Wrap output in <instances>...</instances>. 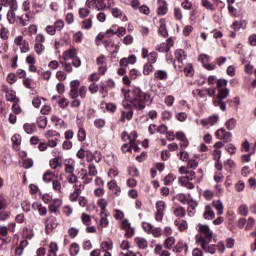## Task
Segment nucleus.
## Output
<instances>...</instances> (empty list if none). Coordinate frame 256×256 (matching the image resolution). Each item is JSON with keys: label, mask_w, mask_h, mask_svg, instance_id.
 Segmentation results:
<instances>
[{"label": "nucleus", "mask_w": 256, "mask_h": 256, "mask_svg": "<svg viewBox=\"0 0 256 256\" xmlns=\"http://www.w3.org/2000/svg\"><path fill=\"white\" fill-rule=\"evenodd\" d=\"M176 199L182 203V205H187L189 203V200H187V196L183 193H180L176 196Z\"/></svg>", "instance_id": "obj_48"}, {"label": "nucleus", "mask_w": 256, "mask_h": 256, "mask_svg": "<svg viewBox=\"0 0 256 256\" xmlns=\"http://www.w3.org/2000/svg\"><path fill=\"white\" fill-rule=\"evenodd\" d=\"M124 45H133V37L131 35H126L123 38Z\"/></svg>", "instance_id": "obj_64"}, {"label": "nucleus", "mask_w": 256, "mask_h": 256, "mask_svg": "<svg viewBox=\"0 0 256 256\" xmlns=\"http://www.w3.org/2000/svg\"><path fill=\"white\" fill-rule=\"evenodd\" d=\"M36 123L39 127V129H45L47 127V117L40 116L37 118Z\"/></svg>", "instance_id": "obj_23"}, {"label": "nucleus", "mask_w": 256, "mask_h": 256, "mask_svg": "<svg viewBox=\"0 0 256 256\" xmlns=\"http://www.w3.org/2000/svg\"><path fill=\"white\" fill-rule=\"evenodd\" d=\"M32 207H36L39 215L45 216L47 215V208L43 207L41 204H33Z\"/></svg>", "instance_id": "obj_37"}, {"label": "nucleus", "mask_w": 256, "mask_h": 256, "mask_svg": "<svg viewBox=\"0 0 256 256\" xmlns=\"http://www.w3.org/2000/svg\"><path fill=\"white\" fill-rule=\"evenodd\" d=\"M151 71H153V64H145L143 70L144 75H149Z\"/></svg>", "instance_id": "obj_63"}, {"label": "nucleus", "mask_w": 256, "mask_h": 256, "mask_svg": "<svg viewBox=\"0 0 256 256\" xmlns=\"http://www.w3.org/2000/svg\"><path fill=\"white\" fill-rule=\"evenodd\" d=\"M135 243L139 247V249H147L148 243L145 238L136 237Z\"/></svg>", "instance_id": "obj_19"}, {"label": "nucleus", "mask_w": 256, "mask_h": 256, "mask_svg": "<svg viewBox=\"0 0 256 256\" xmlns=\"http://www.w3.org/2000/svg\"><path fill=\"white\" fill-rule=\"evenodd\" d=\"M157 57H158L157 52H151L148 55V62L150 63V65H153L154 63H157Z\"/></svg>", "instance_id": "obj_47"}, {"label": "nucleus", "mask_w": 256, "mask_h": 256, "mask_svg": "<svg viewBox=\"0 0 256 256\" xmlns=\"http://www.w3.org/2000/svg\"><path fill=\"white\" fill-rule=\"evenodd\" d=\"M154 76L156 79L165 80L167 79V72L165 70H159L155 72Z\"/></svg>", "instance_id": "obj_40"}, {"label": "nucleus", "mask_w": 256, "mask_h": 256, "mask_svg": "<svg viewBox=\"0 0 256 256\" xmlns=\"http://www.w3.org/2000/svg\"><path fill=\"white\" fill-rule=\"evenodd\" d=\"M125 33H127V29L125 27H118L114 35H117V37H124Z\"/></svg>", "instance_id": "obj_60"}, {"label": "nucleus", "mask_w": 256, "mask_h": 256, "mask_svg": "<svg viewBox=\"0 0 256 256\" xmlns=\"http://www.w3.org/2000/svg\"><path fill=\"white\" fill-rule=\"evenodd\" d=\"M20 50L22 53H29V42L27 40H24L20 45Z\"/></svg>", "instance_id": "obj_46"}, {"label": "nucleus", "mask_w": 256, "mask_h": 256, "mask_svg": "<svg viewBox=\"0 0 256 256\" xmlns=\"http://www.w3.org/2000/svg\"><path fill=\"white\" fill-rule=\"evenodd\" d=\"M81 82L79 80H73L70 82V91H79Z\"/></svg>", "instance_id": "obj_44"}, {"label": "nucleus", "mask_w": 256, "mask_h": 256, "mask_svg": "<svg viewBox=\"0 0 256 256\" xmlns=\"http://www.w3.org/2000/svg\"><path fill=\"white\" fill-rule=\"evenodd\" d=\"M199 204L197 203V201L191 199L190 201H188V215L190 217H193V215H195V209H197V206Z\"/></svg>", "instance_id": "obj_15"}, {"label": "nucleus", "mask_w": 256, "mask_h": 256, "mask_svg": "<svg viewBox=\"0 0 256 256\" xmlns=\"http://www.w3.org/2000/svg\"><path fill=\"white\" fill-rule=\"evenodd\" d=\"M105 1H108V7L113 5V0H96L95 9L98 11H105V9H107V2Z\"/></svg>", "instance_id": "obj_8"}, {"label": "nucleus", "mask_w": 256, "mask_h": 256, "mask_svg": "<svg viewBox=\"0 0 256 256\" xmlns=\"http://www.w3.org/2000/svg\"><path fill=\"white\" fill-rule=\"evenodd\" d=\"M82 27L83 29H91V27H93V19L92 18H88V19H85L83 22H82Z\"/></svg>", "instance_id": "obj_41"}, {"label": "nucleus", "mask_w": 256, "mask_h": 256, "mask_svg": "<svg viewBox=\"0 0 256 256\" xmlns=\"http://www.w3.org/2000/svg\"><path fill=\"white\" fill-rule=\"evenodd\" d=\"M225 125L228 131H233V129H235V127L237 126V120L235 118H230Z\"/></svg>", "instance_id": "obj_29"}, {"label": "nucleus", "mask_w": 256, "mask_h": 256, "mask_svg": "<svg viewBox=\"0 0 256 256\" xmlns=\"http://www.w3.org/2000/svg\"><path fill=\"white\" fill-rule=\"evenodd\" d=\"M215 136L224 143H231L233 134L231 132H227L225 128H220L216 131Z\"/></svg>", "instance_id": "obj_3"}, {"label": "nucleus", "mask_w": 256, "mask_h": 256, "mask_svg": "<svg viewBox=\"0 0 256 256\" xmlns=\"http://www.w3.org/2000/svg\"><path fill=\"white\" fill-rule=\"evenodd\" d=\"M227 97H229V88L218 89L216 101H223V99H227Z\"/></svg>", "instance_id": "obj_16"}, {"label": "nucleus", "mask_w": 256, "mask_h": 256, "mask_svg": "<svg viewBox=\"0 0 256 256\" xmlns=\"http://www.w3.org/2000/svg\"><path fill=\"white\" fill-rule=\"evenodd\" d=\"M214 153H217L218 157H215V168L217 171H223V163H221V150H214Z\"/></svg>", "instance_id": "obj_18"}, {"label": "nucleus", "mask_w": 256, "mask_h": 256, "mask_svg": "<svg viewBox=\"0 0 256 256\" xmlns=\"http://www.w3.org/2000/svg\"><path fill=\"white\" fill-rule=\"evenodd\" d=\"M58 105L61 109H65L66 107L69 106V100H67V98H61L58 101Z\"/></svg>", "instance_id": "obj_56"}, {"label": "nucleus", "mask_w": 256, "mask_h": 256, "mask_svg": "<svg viewBox=\"0 0 256 256\" xmlns=\"http://www.w3.org/2000/svg\"><path fill=\"white\" fill-rule=\"evenodd\" d=\"M100 216H101L100 225L102 227H107V225H109V220L107 219V217H109V214L104 212V214H102Z\"/></svg>", "instance_id": "obj_36"}, {"label": "nucleus", "mask_w": 256, "mask_h": 256, "mask_svg": "<svg viewBox=\"0 0 256 256\" xmlns=\"http://www.w3.org/2000/svg\"><path fill=\"white\" fill-rule=\"evenodd\" d=\"M23 167L24 169H31L33 167V159L28 158L23 161Z\"/></svg>", "instance_id": "obj_59"}, {"label": "nucleus", "mask_w": 256, "mask_h": 256, "mask_svg": "<svg viewBox=\"0 0 256 256\" xmlns=\"http://www.w3.org/2000/svg\"><path fill=\"white\" fill-rule=\"evenodd\" d=\"M63 27H65V22L63 20H57L54 23V29H56V31H61Z\"/></svg>", "instance_id": "obj_57"}, {"label": "nucleus", "mask_w": 256, "mask_h": 256, "mask_svg": "<svg viewBox=\"0 0 256 256\" xmlns=\"http://www.w3.org/2000/svg\"><path fill=\"white\" fill-rule=\"evenodd\" d=\"M174 215L176 217H185V215H187V211L183 206H178L174 209Z\"/></svg>", "instance_id": "obj_24"}, {"label": "nucleus", "mask_w": 256, "mask_h": 256, "mask_svg": "<svg viewBox=\"0 0 256 256\" xmlns=\"http://www.w3.org/2000/svg\"><path fill=\"white\" fill-rule=\"evenodd\" d=\"M219 121V116L218 115H214V116H210L208 119H202L201 120V125L203 127H213V125H215V123H217Z\"/></svg>", "instance_id": "obj_7"}, {"label": "nucleus", "mask_w": 256, "mask_h": 256, "mask_svg": "<svg viewBox=\"0 0 256 256\" xmlns=\"http://www.w3.org/2000/svg\"><path fill=\"white\" fill-rule=\"evenodd\" d=\"M124 97L126 102H124V107L133 106L134 109L138 111H143L145 109V103L151 99V95L143 92L139 87H132L124 92Z\"/></svg>", "instance_id": "obj_1"}, {"label": "nucleus", "mask_w": 256, "mask_h": 256, "mask_svg": "<svg viewBox=\"0 0 256 256\" xmlns=\"http://www.w3.org/2000/svg\"><path fill=\"white\" fill-rule=\"evenodd\" d=\"M15 11L16 10H9L7 13V19L9 21V23H11V25H13V23H15Z\"/></svg>", "instance_id": "obj_50"}, {"label": "nucleus", "mask_w": 256, "mask_h": 256, "mask_svg": "<svg viewBox=\"0 0 256 256\" xmlns=\"http://www.w3.org/2000/svg\"><path fill=\"white\" fill-rule=\"evenodd\" d=\"M158 33L162 37H169V32L167 31V23L165 22V19L160 20V26L158 28Z\"/></svg>", "instance_id": "obj_9"}, {"label": "nucleus", "mask_w": 256, "mask_h": 256, "mask_svg": "<svg viewBox=\"0 0 256 256\" xmlns=\"http://www.w3.org/2000/svg\"><path fill=\"white\" fill-rule=\"evenodd\" d=\"M199 231L201 233L199 237H202L204 241H213V231H211L208 225H200Z\"/></svg>", "instance_id": "obj_4"}, {"label": "nucleus", "mask_w": 256, "mask_h": 256, "mask_svg": "<svg viewBox=\"0 0 256 256\" xmlns=\"http://www.w3.org/2000/svg\"><path fill=\"white\" fill-rule=\"evenodd\" d=\"M23 129L28 135H33V133L37 131V125H35V123H25Z\"/></svg>", "instance_id": "obj_12"}, {"label": "nucleus", "mask_w": 256, "mask_h": 256, "mask_svg": "<svg viewBox=\"0 0 256 256\" xmlns=\"http://www.w3.org/2000/svg\"><path fill=\"white\" fill-rule=\"evenodd\" d=\"M174 224L178 227L179 231H185L187 229V221L185 220L176 219Z\"/></svg>", "instance_id": "obj_22"}, {"label": "nucleus", "mask_w": 256, "mask_h": 256, "mask_svg": "<svg viewBox=\"0 0 256 256\" xmlns=\"http://www.w3.org/2000/svg\"><path fill=\"white\" fill-rule=\"evenodd\" d=\"M86 161L88 163H93V161H95V152H92L91 150H86Z\"/></svg>", "instance_id": "obj_45"}, {"label": "nucleus", "mask_w": 256, "mask_h": 256, "mask_svg": "<svg viewBox=\"0 0 256 256\" xmlns=\"http://www.w3.org/2000/svg\"><path fill=\"white\" fill-rule=\"evenodd\" d=\"M91 11L87 8H80L79 9V17L81 19H85V17H89Z\"/></svg>", "instance_id": "obj_43"}, {"label": "nucleus", "mask_w": 256, "mask_h": 256, "mask_svg": "<svg viewBox=\"0 0 256 256\" xmlns=\"http://www.w3.org/2000/svg\"><path fill=\"white\" fill-rule=\"evenodd\" d=\"M67 181L68 183L73 185V183H77V181H79V178H77V175L75 174H70L69 176H67Z\"/></svg>", "instance_id": "obj_62"}, {"label": "nucleus", "mask_w": 256, "mask_h": 256, "mask_svg": "<svg viewBox=\"0 0 256 256\" xmlns=\"http://www.w3.org/2000/svg\"><path fill=\"white\" fill-rule=\"evenodd\" d=\"M173 245H175V237L173 236H170L168 237L165 241H164V247L166 249H173Z\"/></svg>", "instance_id": "obj_25"}, {"label": "nucleus", "mask_w": 256, "mask_h": 256, "mask_svg": "<svg viewBox=\"0 0 256 256\" xmlns=\"http://www.w3.org/2000/svg\"><path fill=\"white\" fill-rule=\"evenodd\" d=\"M128 175H130V177H139V169H137V167L129 166Z\"/></svg>", "instance_id": "obj_35"}, {"label": "nucleus", "mask_w": 256, "mask_h": 256, "mask_svg": "<svg viewBox=\"0 0 256 256\" xmlns=\"http://www.w3.org/2000/svg\"><path fill=\"white\" fill-rule=\"evenodd\" d=\"M204 219H208V221L215 219V211H213V208H211V205L205 206Z\"/></svg>", "instance_id": "obj_11"}, {"label": "nucleus", "mask_w": 256, "mask_h": 256, "mask_svg": "<svg viewBox=\"0 0 256 256\" xmlns=\"http://www.w3.org/2000/svg\"><path fill=\"white\" fill-rule=\"evenodd\" d=\"M64 71H66V73H72L73 72V66L71 65V63H68L66 61H60Z\"/></svg>", "instance_id": "obj_38"}, {"label": "nucleus", "mask_w": 256, "mask_h": 256, "mask_svg": "<svg viewBox=\"0 0 256 256\" xmlns=\"http://www.w3.org/2000/svg\"><path fill=\"white\" fill-rule=\"evenodd\" d=\"M70 255L71 256H76L79 255V244L77 243H72L70 246Z\"/></svg>", "instance_id": "obj_33"}, {"label": "nucleus", "mask_w": 256, "mask_h": 256, "mask_svg": "<svg viewBox=\"0 0 256 256\" xmlns=\"http://www.w3.org/2000/svg\"><path fill=\"white\" fill-rule=\"evenodd\" d=\"M184 73L186 77H193L195 74V70L193 69V65L189 64L187 67L184 68Z\"/></svg>", "instance_id": "obj_34"}, {"label": "nucleus", "mask_w": 256, "mask_h": 256, "mask_svg": "<svg viewBox=\"0 0 256 256\" xmlns=\"http://www.w3.org/2000/svg\"><path fill=\"white\" fill-rule=\"evenodd\" d=\"M238 211L243 217H247V215H249V207L246 204L240 205Z\"/></svg>", "instance_id": "obj_32"}, {"label": "nucleus", "mask_w": 256, "mask_h": 256, "mask_svg": "<svg viewBox=\"0 0 256 256\" xmlns=\"http://www.w3.org/2000/svg\"><path fill=\"white\" fill-rule=\"evenodd\" d=\"M202 5L210 11H215V6L209 0H202Z\"/></svg>", "instance_id": "obj_55"}, {"label": "nucleus", "mask_w": 256, "mask_h": 256, "mask_svg": "<svg viewBox=\"0 0 256 256\" xmlns=\"http://www.w3.org/2000/svg\"><path fill=\"white\" fill-rule=\"evenodd\" d=\"M82 219V223H84L87 227H89V225H91V216L83 213L81 216Z\"/></svg>", "instance_id": "obj_49"}, {"label": "nucleus", "mask_w": 256, "mask_h": 256, "mask_svg": "<svg viewBox=\"0 0 256 256\" xmlns=\"http://www.w3.org/2000/svg\"><path fill=\"white\" fill-rule=\"evenodd\" d=\"M175 57L178 61H183V59H187V54L180 49L175 52Z\"/></svg>", "instance_id": "obj_39"}, {"label": "nucleus", "mask_w": 256, "mask_h": 256, "mask_svg": "<svg viewBox=\"0 0 256 256\" xmlns=\"http://www.w3.org/2000/svg\"><path fill=\"white\" fill-rule=\"evenodd\" d=\"M7 83H9L10 85H13V83H15L17 81V75H15V73H10L7 75Z\"/></svg>", "instance_id": "obj_52"}, {"label": "nucleus", "mask_w": 256, "mask_h": 256, "mask_svg": "<svg viewBox=\"0 0 256 256\" xmlns=\"http://www.w3.org/2000/svg\"><path fill=\"white\" fill-rule=\"evenodd\" d=\"M175 181V176L173 174H168L164 178V185H169L170 183H173Z\"/></svg>", "instance_id": "obj_58"}, {"label": "nucleus", "mask_w": 256, "mask_h": 256, "mask_svg": "<svg viewBox=\"0 0 256 256\" xmlns=\"http://www.w3.org/2000/svg\"><path fill=\"white\" fill-rule=\"evenodd\" d=\"M183 249H185V253H187V251H189V246L187 245V243L179 241L173 248V251L174 253H182Z\"/></svg>", "instance_id": "obj_13"}, {"label": "nucleus", "mask_w": 256, "mask_h": 256, "mask_svg": "<svg viewBox=\"0 0 256 256\" xmlns=\"http://www.w3.org/2000/svg\"><path fill=\"white\" fill-rule=\"evenodd\" d=\"M98 91L104 97H107V95H109V90H107V85H105L104 82H100V84L98 85Z\"/></svg>", "instance_id": "obj_30"}, {"label": "nucleus", "mask_w": 256, "mask_h": 256, "mask_svg": "<svg viewBox=\"0 0 256 256\" xmlns=\"http://www.w3.org/2000/svg\"><path fill=\"white\" fill-rule=\"evenodd\" d=\"M57 218L51 216L48 222L46 223V231L49 233V231H53V229H57Z\"/></svg>", "instance_id": "obj_14"}, {"label": "nucleus", "mask_w": 256, "mask_h": 256, "mask_svg": "<svg viewBox=\"0 0 256 256\" xmlns=\"http://www.w3.org/2000/svg\"><path fill=\"white\" fill-rule=\"evenodd\" d=\"M68 234H69V237H71V239H75V237L79 235V229L72 227L68 230Z\"/></svg>", "instance_id": "obj_54"}, {"label": "nucleus", "mask_w": 256, "mask_h": 256, "mask_svg": "<svg viewBox=\"0 0 256 256\" xmlns=\"http://www.w3.org/2000/svg\"><path fill=\"white\" fill-rule=\"evenodd\" d=\"M54 177H55V174L53 173V171H47L43 174V181L45 183H51Z\"/></svg>", "instance_id": "obj_27"}, {"label": "nucleus", "mask_w": 256, "mask_h": 256, "mask_svg": "<svg viewBox=\"0 0 256 256\" xmlns=\"http://www.w3.org/2000/svg\"><path fill=\"white\" fill-rule=\"evenodd\" d=\"M108 205H109V203L104 198H102L98 201V206L101 209L100 215H105V211H107Z\"/></svg>", "instance_id": "obj_21"}, {"label": "nucleus", "mask_w": 256, "mask_h": 256, "mask_svg": "<svg viewBox=\"0 0 256 256\" xmlns=\"http://www.w3.org/2000/svg\"><path fill=\"white\" fill-rule=\"evenodd\" d=\"M77 55V49L70 48L63 53V59L64 61H69V59H74Z\"/></svg>", "instance_id": "obj_10"}, {"label": "nucleus", "mask_w": 256, "mask_h": 256, "mask_svg": "<svg viewBox=\"0 0 256 256\" xmlns=\"http://www.w3.org/2000/svg\"><path fill=\"white\" fill-rule=\"evenodd\" d=\"M79 131H78V141H80L81 143H83V141H85V139H87V133L85 132V130L83 129L82 125H79Z\"/></svg>", "instance_id": "obj_26"}, {"label": "nucleus", "mask_w": 256, "mask_h": 256, "mask_svg": "<svg viewBox=\"0 0 256 256\" xmlns=\"http://www.w3.org/2000/svg\"><path fill=\"white\" fill-rule=\"evenodd\" d=\"M143 229L144 231H151L153 237H161V228H153L151 223H144Z\"/></svg>", "instance_id": "obj_6"}, {"label": "nucleus", "mask_w": 256, "mask_h": 256, "mask_svg": "<svg viewBox=\"0 0 256 256\" xmlns=\"http://www.w3.org/2000/svg\"><path fill=\"white\" fill-rule=\"evenodd\" d=\"M34 49H35V53H37V55H41V53L45 51V46L40 43H35Z\"/></svg>", "instance_id": "obj_51"}, {"label": "nucleus", "mask_w": 256, "mask_h": 256, "mask_svg": "<svg viewBox=\"0 0 256 256\" xmlns=\"http://www.w3.org/2000/svg\"><path fill=\"white\" fill-rule=\"evenodd\" d=\"M216 87L217 89H226L227 87V80L226 79H218L216 81Z\"/></svg>", "instance_id": "obj_42"}, {"label": "nucleus", "mask_w": 256, "mask_h": 256, "mask_svg": "<svg viewBox=\"0 0 256 256\" xmlns=\"http://www.w3.org/2000/svg\"><path fill=\"white\" fill-rule=\"evenodd\" d=\"M165 207H166V205H165V202H163V201H158L156 203V209H157L156 216H155L156 221H163V217L165 215V213H164Z\"/></svg>", "instance_id": "obj_5"}, {"label": "nucleus", "mask_w": 256, "mask_h": 256, "mask_svg": "<svg viewBox=\"0 0 256 256\" xmlns=\"http://www.w3.org/2000/svg\"><path fill=\"white\" fill-rule=\"evenodd\" d=\"M212 205L218 211L217 215H223V202L221 200H214Z\"/></svg>", "instance_id": "obj_20"}, {"label": "nucleus", "mask_w": 256, "mask_h": 256, "mask_svg": "<svg viewBox=\"0 0 256 256\" xmlns=\"http://www.w3.org/2000/svg\"><path fill=\"white\" fill-rule=\"evenodd\" d=\"M15 97H16L15 92L11 90L6 94V101H10V103H13V101H15Z\"/></svg>", "instance_id": "obj_61"}, {"label": "nucleus", "mask_w": 256, "mask_h": 256, "mask_svg": "<svg viewBox=\"0 0 256 256\" xmlns=\"http://www.w3.org/2000/svg\"><path fill=\"white\" fill-rule=\"evenodd\" d=\"M156 50H158L159 53H169V47H167V44L165 43L158 45Z\"/></svg>", "instance_id": "obj_53"}, {"label": "nucleus", "mask_w": 256, "mask_h": 256, "mask_svg": "<svg viewBox=\"0 0 256 256\" xmlns=\"http://www.w3.org/2000/svg\"><path fill=\"white\" fill-rule=\"evenodd\" d=\"M214 107H220L221 111H227V102L223 100H214Z\"/></svg>", "instance_id": "obj_28"}, {"label": "nucleus", "mask_w": 256, "mask_h": 256, "mask_svg": "<svg viewBox=\"0 0 256 256\" xmlns=\"http://www.w3.org/2000/svg\"><path fill=\"white\" fill-rule=\"evenodd\" d=\"M88 175L91 177L97 176V166L92 162L88 165Z\"/></svg>", "instance_id": "obj_31"}, {"label": "nucleus", "mask_w": 256, "mask_h": 256, "mask_svg": "<svg viewBox=\"0 0 256 256\" xmlns=\"http://www.w3.org/2000/svg\"><path fill=\"white\" fill-rule=\"evenodd\" d=\"M196 243L200 245L201 249H203L205 253H210V255H215V253H217V245L215 244L209 245L211 241L205 240V238L203 237H198L196 240Z\"/></svg>", "instance_id": "obj_2"}, {"label": "nucleus", "mask_w": 256, "mask_h": 256, "mask_svg": "<svg viewBox=\"0 0 256 256\" xmlns=\"http://www.w3.org/2000/svg\"><path fill=\"white\" fill-rule=\"evenodd\" d=\"M158 15H167V2L165 0H158Z\"/></svg>", "instance_id": "obj_17"}]
</instances>
